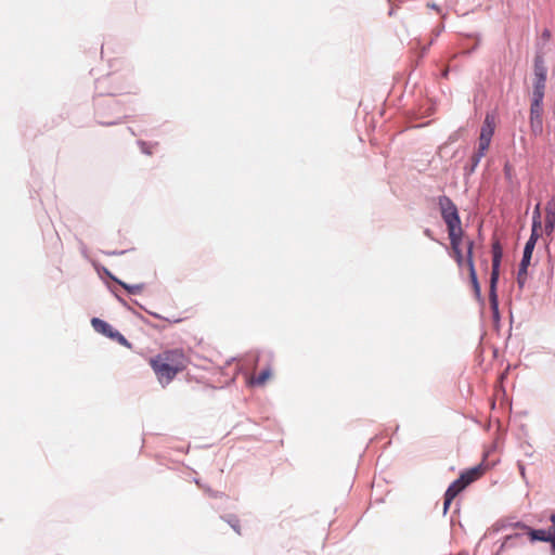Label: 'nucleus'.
I'll return each mask as SVG.
<instances>
[{
	"instance_id": "ddd939ff",
	"label": "nucleus",
	"mask_w": 555,
	"mask_h": 555,
	"mask_svg": "<svg viewBox=\"0 0 555 555\" xmlns=\"http://www.w3.org/2000/svg\"><path fill=\"white\" fill-rule=\"evenodd\" d=\"M105 273L109 276V279H112L114 282H116L118 285H120L124 289H126L131 295L140 294L145 287L144 283H140V284L125 283L124 281L115 278L108 270H105Z\"/></svg>"
},
{
	"instance_id": "39448f33",
	"label": "nucleus",
	"mask_w": 555,
	"mask_h": 555,
	"mask_svg": "<svg viewBox=\"0 0 555 555\" xmlns=\"http://www.w3.org/2000/svg\"><path fill=\"white\" fill-rule=\"evenodd\" d=\"M495 130V116L487 113L480 128L478 149L481 152H487L491 144L492 137Z\"/></svg>"
},
{
	"instance_id": "bb28decb",
	"label": "nucleus",
	"mask_w": 555,
	"mask_h": 555,
	"mask_svg": "<svg viewBox=\"0 0 555 555\" xmlns=\"http://www.w3.org/2000/svg\"><path fill=\"white\" fill-rule=\"evenodd\" d=\"M555 222L545 220L544 222V231L546 235H551L554 232Z\"/></svg>"
},
{
	"instance_id": "58836bf2",
	"label": "nucleus",
	"mask_w": 555,
	"mask_h": 555,
	"mask_svg": "<svg viewBox=\"0 0 555 555\" xmlns=\"http://www.w3.org/2000/svg\"><path fill=\"white\" fill-rule=\"evenodd\" d=\"M429 7H430L431 9L438 10V7H437L435 3L430 4Z\"/></svg>"
},
{
	"instance_id": "7c9ffc66",
	"label": "nucleus",
	"mask_w": 555,
	"mask_h": 555,
	"mask_svg": "<svg viewBox=\"0 0 555 555\" xmlns=\"http://www.w3.org/2000/svg\"><path fill=\"white\" fill-rule=\"evenodd\" d=\"M118 122H119V120H107V121L106 120H101L100 121V124L104 125V126H112V125H116Z\"/></svg>"
},
{
	"instance_id": "c756f323",
	"label": "nucleus",
	"mask_w": 555,
	"mask_h": 555,
	"mask_svg": "<svg viewBox=\"0 0 555 555\" xmlns=\"http://www.w3.org/2000/svg\"><path fill=\"white\" fill-rule=\"evenodd\" d=\"M541 37H542V39H543V40H545V41L550 40V38H551V31H550L547 28H545V29L542 31Z\"/></svg>"
},
{
	"instance_id": "dca6fc26",
	"label": "nucleus",
	"mask_w": 555,
	"mask_h": 555,
	"mask_svg": "<svg viewBox=\"0 0 555 555\" xmlns=\"http://www.w3.org/2000/svg\"><path fill=\"white\" fill-rule=\"evenodd\" d=\"M521 537H522V533H513V534H507V535L504 538V540H503V542H502V544H501V546H500V551H503V550H505V548H508V547H513V546H515V545H516V544H515V541H516L517 539L521 538Z\"/></svg>"
},
{
	"instance_id": "2f4dec72",
	"label": "nucleus",
	"mask_w": 555,
	"mask_h": 555,
	"mask_svg": "<svg viewBox=\"0 0 555 555\" xmlns=\"http://www.w3.org/2000/svg\"><path fill=\"white\" fill-rule=\"evenodd\" d=\"M504 173L506 178L511 177V166L508 164H505L504 166Z\"/></svg>"
},
{
	"instance_id": "423d86ee",
	"label": "nucleus",
	"mask_w": 555,
	"mask_h": 555,
	"mask_svg": "<svg viewBox=\"0 0 555 555\" xmlns=\"http://www.w3.org/2000/svg\"><path fill=\"white\" fill-rule=\"evenodd\" d=\"M151 365L154 372L156 373L157 377L160 380L165 378L166 382H170L171 379H173L176 374L180 371V367L173 366L165 362L164 359L160 358V356H157L155 359H152Z\"/></svg>"
},
{
	"instance_id": "7ed1b4c3",
	"label": "nucleus",
	"mask_w": 555,
	"mask_h": 555,
	"mask_svg": "<svg viewBox=\"0 0 555 555\" xmlns=\"http://www.w3.org/2000/svg\"><path fill=\"white\" fill-rule=\"evenodd\" d=\"M91 325L95 332H98L113 340H116L121 346L131 348V344L128 341V339L120 332H118L111 324H108L106 321H104L100 318H92Z\"/></svg>"
},
{
	"instance_id": "9b49d317",
	"label": "nucleus",
	"mask_w": 555,
	"mask_h": 555,
	"mask_svg": "<svg viewBox=\"0 0 555 555\" xmlns=\"http://www.w3.org/2000/svg\"><path fill=\"white\" fill-rule=\"evenodd\" d=\"M468 271H469L470 284H472V287H473V291H474V296H475L476 300L480 305H485V298H483V296L481 294V287H480V283L478 281V276H477V272H476L475 266L468 267Z\"/></svg>"
},
{
	"instance_id": "a878e982",
	"label": "nucleus",
	"mask_w": 555,
	"mask_h": 555,
	"mask_svg": "<svg viewBox=\"0 0 555 555\" xmlns=\"http://www.w3.org/2000/svg\"><path fill=\"white\" fill-rule=\"evenodd\" d=\"M542 227L541 220L532 219V225H531V234H540L539 230Z\"/></svg>"
},
{
	"instance_id": "2eb2a0df",
	"label": "nucleus",
	"mask_w": 555,
	"mask_h": 555,
	"mask_svg": "<svg viewBox=\"0 0 555 555\" xmlns=\"http://www.w3.org/2000/svg\"><path fill=\"white\" fill-rule=\"evenodd\" d=\"M486 155L485 152H481L479 150L475 151L474 154L470 157V160L468 164L464 166V173L465 176H470L475 172L476 168L478 167L480 160Z\"/></svg>"
},
{
	"instance_id": "c9c22d12",
	"label": "nucleus",
	"mask_w": 555,
	"mask_h": 555,
	"mask_svg": "<svg viewBox=\"0 0 555 555\" xmlns=\"http://www.w3.org/2000/svg\"><path fill=\"white\" fill-rule=\"evenodd\" d=\"M106 254L107 255H122V254H125V250H121V251L114 250V251H108Z\"/></svg>"
},
{
	"instance_id": "6e6552de",
	"label": "nucleus",
	"mask_w": 555,
	"mask_h": 555,
	"mask_svg": "<svg viewBox=\"0 0 555 555\" xmlns=\"http://www.w3.org/2000/svg\"><path fill=\"white\" fill-rule=\"evenodd\" d=\"M530 130L534 137L543 132V108L530 107Z\"/></svg>"
},
{
	"instance_id": "4468645a",
	"label": "nucleus",
	"mask_w": 555,
	"mask_h": 555,
	"mask_svg": "<svg viewBox=\"0 0 555 555\" xmlns=\"http://www.w3.org/2000/svg\"><path fill=\"white\" fill-rule=\"evenodd\" d=\"M447 230L450 238L451 248L456 249L457 247H461V242L463 237L462 225L460 224L456 227L447 228Z\"/></svg>"
},
{
	"instance_id": "cd10ccee",
	"label": "nucleus",
	"mask_w": 555,
	"mask_h": 555,
	"mask_svg": "<svg viewBox=\"0 0 555 555\" xmlns=\"http://www.w3.org/2000/svg\"><path fill=\"white\" fill-rule=\"evenodd\" d=\"M540 203H538L532 211V219L541 220V208Z\"/></svg>"
},
{
	"instance_id": "f03ea898",
	"label": "nucleus",
	"mask_w": 555,
	"mask_h": 555,
	"mask_svg": "<svg viewBox=\"0 0 555 555\" xmlns=\"http://www.w3.org/2000/svg\"><path fill=\"white\" fill-rule=\"evenodd\" d=\"M438 205L441 218L444 221L447 228L456 227L461 224V217L457 207L449 196H439Z\"/></svg>"
},
{
	"instance_id": "1a4fd4ad",
	"label": "nucleus",
	"mask_w": 555,
	"mask_h": 555,
	"mask_svg": "<svg viewBox=\"0 0 555 555\" xmlns=\"http://www.w3.org/2000/svg\"><path fill=\"white\" fill-rule=\"evenodd\" d=\"M466 486L462 483L459 479L454 480L447 489L444 493V502H443V509L444 513L448 511L450 504L455 499V496L462 492Z\"/></svg>"
},
{
	"instance_id": "b1692460",
	"label": "nucleus",
	"mask_w": 555,
	"mask_h": 555,
	"mask_svg": "<svg viewBox=\"0 0 555 555\" xmlns=\"http://www.w3.org/2000/svg\"><path fill=\"white\" fill-rule=\"evenodd\" d=\"M228 524L233 528V530L235 532H237L238 534H241V531H240V521L238 519L235 517V516H231L228 520Z\"/></svg>"
},
{
	"instance_id": "f3484780",
	"label": "nucleus",
	"mask_w": 555,
	"mask_h": 555,
	"mask_svg": "<svg viewBox=\"0 0 555 555\" xmlns=\"http://www.w3.org/2000/svg\"><path fill=\"white\" fill-rule=\"evenodd\" d=\"M539 237L540 234H530L529 240L525 244L522 253L532 255Z\"/></svg>"
},
{
	"instance_id": "f8f14e48",
	"label": "nucleus",
	"mask_w": 555,
	"mask_h": 555,
	"mask_svg": "<svg viewBox=\"0 0 555 555\" xmlns=\"http://www.w3.org/2000/svg\"><path fill=\"white\" fill-rule=\"evenodd\" d=\"M545 88L546 86L533 83L530 107L543 108Z\"/></svg>"
},
{
	"instance_id": "4c0bfd02",
	"label": "nucleus",
	"mask_w": 555,
	"mask_h": 555,
	"mask_svg": "<svg viewBox=\"0 0 555 555\" xmlns=\"http://www.w3.org/2000/svg\"><path fill=\"white\" fill-rule=\"evenodd\" d=\"M518 466H519V470H520L521 476L525 477V466L521 465V464H519Z\"/></svg>"
},
{
	"instance_id": "f257e3e1",
	"label": "nucleus",
	"mask_w": 555,
	"mask_h": 555,
	"mask_svg": "<svg viewBox=\"0 0 555 555\" xmlns=\"http://www.w3.org/2000/svg\"><path fill=\"white\" fill-rule=\"evenodd\" d=\"M492 266L489 281V302L494 321L500 320L498 283L500 279V268L503 257V249L499 241L492 244Z\"/></svg>"
},
{
	"instance_id": "9d476101",
	"label": "nucleus",
	"mask_w": 555,
	"mask_h": 555,
	"mask_svg": "<svg viewBox=\"0 0 555 555\" xmlns=\"http://www.w3.org/2000/svg\"><path fill=\"white\" fill-rule=\"evenodd\" d=\"M483 472H485L483 465L479 464V465L472 467V468L465 470L464 473H462L457 479L462 483H464V486L467 487L468 485H470L472 482L477 480L482 475Z\"/></svg>"
},
{
	"instance_id": "e433bc0d",
	"label": "nucleus",
	"mask_w": 555,
	"mask_h": 555,
	"mask_svg": "<svg viewBox=\"0 0 555 555\" xmlns=\"http://www.w3.org/2000/svg\"><path fill=\"white\" fill-rule=\"evenodd\" d=\"M448 75H449V69L448 68L443 69L442 73H441V77L442 78H448Z\"/></svg>"
},
{
	"instance_id": "a211bd4d",
	"label": "nucleus",
	"mask_w": 555,
	"mask_h": 555,
	"mask_svg": "<svg viewBox=\"0 0 555 555\" xmlns=\"http://www.w3.org/2000/svg\"><path fill=\"white\" fill-rule=\"evenodd\" d=\"M545 220L555 222V198H551L545 205Z\"/></svg>"
},
{
	"instance_id": "a19ab883",
	"label": "nucleus",
	"mask_w": 555,
	"mask_h": 555,
	"mask_svg": "<svg viewBox=\"0 0 555 555\" xmlns=\"http://www.w3.org/2000/svg\"><path fill=\"white\" fill-rule=\"evenodd\" d=\"M207 491L210 495H215V492H212L211 489H207Z\"/></svg>"
},
{
	"instance_id": "c85d7f7f",
	"label": "nucleus",
	"mask_w": 555,
	"mask_h": 555,
	"mask_svg": "<svg viewBox=\"0 0 555 555\" xmlns=\"http://www.w3.org/2000/svg\"><path fill=\"white\" fill-rule=\"evenodd\" d=\"M139 145L141 146V151L147 155L152 154V151L149 149V145L144 141H139Z\"/></svg>"
},
{
	"instance_id": "f704fd0d",
	"label": "nucleus",
	"mask_w": 555,
	"mask_h": 555,
	"mask_svg": "<svg viewBox=\"0 0 555 555\" xmlns=\"http://www.w3.org/2000/svg\"><path fill=\"white\" fill-rule=\"evenodd\" d=\"M457 140V134L456 133H453L449 137V141L450 142H455Z\"/></svg>"
},
{
	"instance_id": "72a5a7b5",
	"label": "nucleus",
	"mask_w": 555,
	"mask_h": 555,
	"mask_svg": "<svg viewBox=\"0 0 555 555\" xmlns=\"http://www.w3.org/2000/svg\"><path fill=\"white\" fill-rule=\"evenodd\" d=\"M116 297H117L118 301H119L122 306H125V307H127L128 309H130V308L128 307V305H127V302H126V300H125L124 298H121L120 296H116Z\"/></svg>"
},
{
	"instance_id": "0eeeda50",
	"label": "nucleus",
	"mask_w": 555,
	"mask_h": 555,
	"mask_svg": "<svg viewBox=\"0 0 555 555\" xmlns=\"http://www.w3.org/2000/svg\"><path fill=\"white\" fill-rule=\"evenodd\" d=\"M533 74H534V79H533L534 85L546 86L547 67L545 65L543 55L540 53H538L533 60Z\"/></svg>"
},
{
	"instance_id": "5701e85b",
	"label": "nucleus",
	"mask_w": 555,
	"mask_h": 555,
	"mask_svg": "<svg viewBox=\"0 0 555 555\" xmlns=\"http://www.w3.org/2000/svg\"><path fill=\"white\" fill-rule=\"evenodd\" d=\"M516 281H517L518 287L520 289H522L525 287V284H526V281H527V273H520V269L519 268H518Z\"/></svg>"
},
{
	"instance_id": "4be33fe9",
	"label": "nucleus",
	"mask_w": 555,
	"mask_h": 555,
	"mask_svg": "<svg viewBox=\"0 0 555 555\" xmlns=\"http://www.w3.org/2000/svg\"><path fill=\"white\" fill-rule=\"evenodd\" d=\"M452 250H453L454 258H455L457 266L462 267L464 261H466V260L464 259L461 247H457L456 249H452Z\"/></svg>"
},
{
	"instance_id": "ea45409f",
	"label": "nucleus",
	"mask_w": 555,
	"mask_h": 555,
	"mask_svg": "<svg viewBox=\"0 0 555 555\" xmlns=\"http://www.w3.org/2000/svg\"><path fill=\"white\" fill-rule=\"evenodd\" d=\"M102 82H103V81L98 80V82H96L98 85L95 86V89H99V88H100V87H99V85H100V83H102Z\"/></svg>"
},
{
	"instance_id": "6ab92c4d",
	"label": "nucleus",
	"mask_w": 555,
	"mask_h": 555,
	"mask_svg": "<svg viewBox=\"0 0 555 555\" xmlns=\"http://www.w3.org/2000/svg\"><path fill=\"white\" fill-rule=\"evenodd\" d=\"M532 255L522 253V257L518 268L520 269V273H528V267L531 263Z\"/></svg>"
},
{
	"instance_id": "393cba45",
	"label": "nucleus",
	"mask_w": 555,
	"mask_h": 555,
	"mask_svg": "<svg viewBox=\"0 0 555 555\" xmlns=\"http://www.w3.org/2000/svg\"><path fill=\"white\" fill-rule=\"evenodd\" d=\"M550 521H551L550 529L552 530V535L554 539L553 555H555V512L550 515Z\"/></svg>"
},
{
	"instance_id": "412c9836",
	"label": "nucleus",
	"mask_w": 555,
	"mask_h": 555,
	"mask_svg": "<svg viewBox=\"0 0 555 555\" xmlns=\"http://www.w3.org/2000/svg\"><path fill=\"white\" fill-rule=\"evenodd\" d=\"M473 249H474V241L467 242V255H466V263L467 267L475 266L473 258Z\"/></svg>"
},
{
	"instance_id": "aec40b11",
	"label": "nucleus",
	"mask_w": 555,
	"mask_h": 555,
	"mask_svg": "<svg viewBox=\"0 0 555 555\" xmlns=\"http://www.w3.org/2000/svg\"><path fill=\"white\" fill-rule=\"evenodd\" d=\"M270 374H271L270 369L262 370L259 373V375L253 379V384L262 385L269 378Z\"/></svg>"
},
{
	"instance_id": "473e14b6",
	"label": "nucleus",
	"mask_w": 555,
	"mask_h": 555,
	"mask_svg": "<svg viewBox=\"0 0 555 555\" xmlns=\"http://www.w3.org/2000/svg\"><path fill=\"white\" fill-rule=\"evenodd\" d=\"M424 234L429 237L430 240H434L433 232L430 229H425Z\"/></svg>"
},
{
	"instance_id": "20e7f679",
	"label": "nucleus",
	"mask_w": 555,
	"mask_h": 555,
	"mask_svg": "<svg viewBox=\"0 0 555 555\" xmlns=\"http://www.w3.org/2000/svg\"><path fill=\"white\" fill-rule=\"evenodd\" d=\"M515 528H520L525 531V533L529 537L530 542H546L550 543V554L553 555V545L554 539L552 535V530L548 529H535L531 528L528 525L517 521L513 525Z\"/></svg>"
}]
</instances>
